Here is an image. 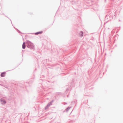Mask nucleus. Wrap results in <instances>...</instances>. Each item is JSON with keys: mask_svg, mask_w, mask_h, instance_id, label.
Instances as JSON below:
<instances>
[{"mask_svg": "<svg viewBox=\"0 0 123 123\" xmlns=\"http://www.w3.org/2000/svg\"><path fill=\"white\" fill-rule=\"evenodd\" d=\"M83 33L82 32H81L79 34L80 36V37H82L83 36Z\"/></svg>", "mask_w": 123, "mask_h": 123, "instance_id": "obj_4", "label": "nucleus"}, {"mask_svg": "<svg viewBox=\"0 0 123 123\" xmlns=\"http://www.w3.org/2000/svg\"><path fill=\"white\" fill-rule=\"evenodd\" d=\"M25 48V42H24L22 45V48L24 49Z\"/></svg>", "mask_w": 123, "mask_h": 123, "instance_id": "obj_2", "label": "nucleus"}, {"mask_svg": "<svg viewBox=\"0 0 123 123\" xmlns=\"http://www.w3.org/2000/svg\"><path fill=\"white\" fill-rule=\"evenodd\" d=\"M27 43L28 44L27 47H28L30 48L32 44L29 41H27Z\"/></svg>", "mask_w": 123, "mask_h": 123, "instance_id": "obj_1", "label": "nucleus"}, {"mask_svg": "<svg viewBox=\"0 0 123 123\" xmlns=\"http://www.w3.org/2000/svg\"><path fill=\"white\" fill-rule=\"evenodd\" d=\"M1 103L2 104H3V103H6V102L5 101H4V100H3V101H1Z\"/></svg>", "mask_w": 123, "mask_h": 123, "instance_id": "obj_6", "label": "nucleus"}, {"mask_svg": "<svg viewBox=\"0 0 123 123\" xmlns=\"http://www.w3.org/2000/svg\"><path fill=\"white\" fill-rule=\"evenodd\" d=\"M5 72H4L2 73L1 74V76L2 77H4L5 76Z\"/></svg>", "mask_w": 123, "mask_h": 123, "instance_id": "obj_3", "label": "nucleus"}, {"mask_svg": "<svg viewBox=\"0 0 123 123\" xmlns=\"http://www.w3.org/2000/svg\"><path fill=\"white\" fill-rule=\"evenodd\" d=\"M68 109H69V108H68L67 109V110H68Z\"/></svg>", "mask_w": 123, "mask_h": 123, "instance_id": "obj_7", "label": "nucleus"}, {"mask_svg": "<svg viewBox=\"0 0 123 123\" xmlns=\"http://www.w3.org/2000/svg\"><path fill=\"white\" fill-rule=\"evenodd\" d=\"M42 32L41 31V32H37V33H35V34L36 35H37V34H41V33H42Z\"/></svg>", "mask_w": 123, "mask_h": 123, "instance_id": "obj_5", "label": "nucleus"}]
</instances>
